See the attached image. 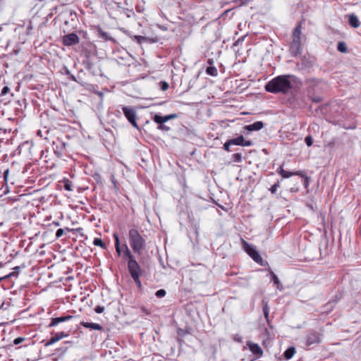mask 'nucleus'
<instances>
[{"label": "nucleus", "mask_w": 361, "mask_h": 361, "mask_svg": "<svg viewBox=\"0 0 361 361\" xmlns=\"http://www.w3.org/2000/svg\"><path fill=\"white\" fill-rule=\"evenodd\" d=\"M52 336L51 338L45 343V346H49L59 341L66 338L69 336V334L61 331L58 333H51Z\"/></svg>", "instance_id": "obj_8"}, {"label": "nucleus", "mask_w": 361, "mask_h": 361, "mask_svg": "<svg viewBox=\"0 0 361 361\" xmlns=\"http://www.w3.org/2000/svg\"><path fill=\"white\" fill-rule=\"evenodd\" d=\"M290 75L277 76L268 82L265 85V90L271 93H286L292 87L290 81Z\"/></svg>", "instance_id": "obj_1"}, {"label": "nucleus", "mask_w": 361, "mask_h": 361, "mask_svg": "<svg viewBox=\"0 0 361 361\" xmlns=\"http://www.w3.org/2000/svg\"><path fill=\"white\" fill-rule=\"evenodd\" d=\"M80 324L85 328L91 329H94V330L101 331L103 329L102 326H101L99 324H97V323L82 322L80 323Z\"/></svg>", "instance_id": "obj_14"}, {"label": "nucleus", "mask_w": 361, "mask_h": 361, "mask_svg": "<svg viewBox=\"0 0 361 361\" xmlns=\"http://www.w3.org/2000/svg\"><path fill=\"white\" fill-rule=\"evenodd\" d=\"M244 141V137L243 135H240L236 138L231 139L230 142L232 143V145H240L243 146Z\"/></svg>", "instance_id": "obj_19"}, {"label": "nucleus", "mask_w": 361, "mask_h": 361, "mask_svg": "<svg viewBox=\"0 0 361 361\" xmlns=\"http://www.w3.org/2000/svg\"><path fill=\"white\" fill-rule=\"evenodd\" d=\"M305 142L308 147H310L313 144V139L311 136L309 135L305 138Z\"/></svg>", "instance_id": "obj_29"}, {"label": "nucleus", "mask_w": 361, "mask_h": 361, "mask_svg": "<svg viewBox=\"0 0 361 361\" xmlns=\"http://www.w3.org/2000/svg\"><path fill=\"white\" fill-rule=\"evenodd\" d=\"M320 336L317 332H310L306 336V344L307 345H311L312 344L320 343Z\"/></svg>", "instance_id": "obj_9"}, {"label": "nucleus", "mask_w": 361, "mask_h": 361, "mask_svg": "<svg viewBox=\"0 0 361 361\" xmlns=\"http://www.w3.org/2000/svg\"><path fill=\"white\" fill-rule=\"evenodd\" d=\"M348 22L354 28L358 27L360 25L358 18L353 13L348 15Z\"/></svg>", "instance_id": "obj_15"}, {"label": "nucleus", "mask_w": 361, "mask_h": 361, "mask_svg": "<svg viewBox=\"0 0 361 361\" xmlns=\"http://www.w3.org/2000/svg\"><path fill=\"white\" fill-rule=\"evenodd\" d=\"M128 235L130 245L133 250L134 252L140 255L142 250L145 248V240L135 228L130 229Z\"/></svg>", "instance_id": "obj_2"}, {"label": "nucleus", "mask_w": 361, "mask_h": 361, "mask_svg": "<svg viewBox=\"0 0 361 361\" xmlns=\"http://www.w3.org/2000/svg\"><path fill=\"white\" fill-rule=\"evenodd\" d=\"M242 245L247 254L257 263L262 264L263 259L255 247L245 240H242Z\"/></svg>", "instance_id": "obj_5"}, {"label": "nucleus", "mask_w": 361, "mask_h": 361, "mask_svg": "<svg viewBox=\"0 0 361 361\" xmlns=\"http://www.w3.org/2000/svg\"><path fill=\"white\" fill-rule=\"evenodd\" d=\"M153 121L157 123H159V124H162L166 121H168L167 120V117L166 116H161L160 115H158V114H156L154 117H153Z\"/></svg>", "instance_id": "obj_20"}, {"label": "nucleus", "mask_w": 361, "mask_h": 361, "mask_svg": "<svg viewBox=\"0 0 361 361\" xmlns=\"http://www.w3.org/2000/svg\"><path fill=\"white\" fill-rule=\"evenodd\" d=\"M300 45H301V40L300 39H293L290 44V51L291 52L296 55L300 52Z\"/></svg>", "instance_id": "obj_13"}, {"label": "nucleus", "mask_w": 361, "mask_h": 361, "mask_svg": "<svg viewBox=\"0 0 361 361\" xmlns=\"http://www.w3.org/2000/svg\"><path fill=\"white\" fill-rule=\"evenodd\" d=\"M114 238L115 239V248H116V252L120 256L121 255V246H120L118 235L116 233H114Z\"/></svg>", "instance_id": "obj_22"}, {"label": "nucleus", "mask_w": 361, "mask_h": 361, "mask_svg": "<svg viewBox=\"0 0 361 361\" xmlns=\"http://www.w3.org/2000/svg\"><path fill=\"white\" fill-rule=\"evenodd\" d=\"M302 33V27L301 25H298L293 31V39H300V36Z\"/></svg>", "instance_id": "obj_18"}, {"label": "nucleus", "mask_w": 361, "mask_h": 361, "mask_svg": "<svg viewBox=\"0 0 361 361\" xmlns=\"http://www.w3.org/2000/svg\"><path fill=\"white\" fill-rule=\"evenodd\" d=\"M128 268L131 277L133 279L135 283L138 287L141 286V281L140 277L142 274L141 268L136 260H131L128 263Z\"/></svg>", "instance_id": "obj_3"}, {"label": "nucleus", "mask_w": 361, "mask_h": 361, "mask_svg": "<svg viewBox=\"0 0 361 361\" xmlns=\"http://www.w3.org/2000/svg\"><path fill=\"white\" fill-rule=\"evenodd\" d=\"M158 128L160 129V130H166V131H168L170 129L169 127L163 125V123L160 124V126L158 127Z\"/></svg>", "instance_id": "obj_38"}, {"label": "nucleus", "mask_w": 361, "mask_h": 361, "mask_svg": "<svg viewBox=\"0 0 361 361\" xmlns=\"http://www.w3.org/2000/svg\"><path fill=\"white\" fill-rule=\"evenodd\" d=\"M99 33L100 35L105 39H111V37L109 36L108 33L106 32H104L101 29L99 30Z\"/></svg>", "instance_id": "obj_31"}, {"label": "nucleus", "mask_w": 361, "mask_h": 361, "mask_svg": "<svg viewBox=\"0 0 361 361\" xmlns=\"http://www.w3.org/2000/svg\"><path fill=\"white\" fill-rule=\"evenodd\" d=\"M21 342H23V337H18L13 341V343L15 345H18V344L20 343Z\"/></svg>", "instance_id": "obj_39"}, {"label": "nucleus", "mask_w": 361, "mask_h": 361, "mask_svg": "<svg viewBox=\"0 0 361 361\" xmlns=\"http://www.w3.org/2000/svg\"><path fill=\"white\" fill-rule=\"evenodd\" d=\"M232 145V143L230 142V140H228V141H226L224 145V149L227 151V152H230V146Z\"/></svg>", "instance_id": "obj_33"}, {"label": "nucleus", "mask_w": 361, "mask_h": 361, "mask_svg": "<svg viewBox=\"0 0 361 361\" xmlns=\"http://www.w3.org/2000/svg\"><path fill=\"white\" fill-rule=\"evenodd\" d=\"M166 290H164V289H159L158 290L156 293H155V295L157 297V298H163L166 295Z\"/></svg>", "instance_id": "obj_28"}, {"label": "nucleus", "mask_w": 361, "mask_h": 361, "mask_svg": "<svg viewBox=\"0 0 361 361\" xmlns=\"http://www.w3.org/2000/svg\"><path fill=\"white\" fill-rule=\"evenodd\" d=\"M295 353V348L294 347L288 348L283 353L286 360H290L293 357Z\"/></svg>", "instance_id": "obj_17"}, {"label": "nucleus", "mask_w": 361, "mask_h": 361, "mask_svg": "<svg viewBox=\"0 0 361 361\" xmlns=\"http://www.w3.org/2000/svg\"><path fill=\"white\" fill-rule=\"evenodd\" d=\"M177 114H169V115H167L166 117H167V120L169 121L171 119H173V118H177Z\"/></svg>", "instance_id": "obj_40"}, {"label": "nucleus", "mask_w": 361, "mask_h": 361, "mask_svg": "<svg viewBox=\"0 0 361 361\" xmlns=\"http://www.w3.org/2000/svg\"><path fill=\"white\" fill-rule=\"evenodd\" d=\"M233 159L235 162H240L242 161V154L240 153H235L233 154Z\"/></svg>", "instance_id": "obj_27"}, {"label": "nucleus", "mask_w": 361, "mask_h": 361, "mask_svg": "<svg viewBox=\"0 0 361 361\" xmlns=\"http://www.w3.org/2000/svg\"><path fill=\"white\" fill-rule=\"evenodd\" d=\"M64 188L68 191H71L72 190L71 185V183H70L68 180H66V183H65V185H64Z\"/></svg>", "instance_id": "obj_36"}, {"label": "nucleus", "mask_w": 361, "mask_h": 361, "mask_svg": "<svg viewBox=\"0 0 361 361\" xmlns=\"http://www.w3.org/2000/svg\"><path fill=\"white\" fill-rule=\"evenodd\" d=\"M73 317L71 315H67L64 317H55L52 318L51 323L49 324V327H52L58 325L61 322H64L71 320L73 319Z\"/></svg>", "instance_id": "obj_11"}, {"label": "nucleus", "mask_w": 361, "mask_h": 361, "mask_svg": "<svg viewBox=\"0 0 361 361\" xmlns=\"http://www.w3.org/2000/svg\"><path fill=\"white\" fill-rule=\"evenodd\" d=\"M9 90V88L8 87H4L1 90V94H6Z\"/></svg>", "instance_id": "obj_43"}, {"label": "nucleus", "mask_w": 361, "mask_h": 361, "mask_svg": "<svg viewBox=\"0 0 361 361\" xmlns=\"http://www.w3.org/2000/svg\"><path fill=\"white\" fill-rule=\"evenodd\" d=\"M312 101L314 102H321V99H320V97H317V98L312 99Z\"/></svg>", "instance_id": "obj_44"}, {"label": "nucleus", "mask_w": 361, "mask_h": 361, "mask_svg": "<svg viewBox=\"0 0 361 361\" xmlns=\"http://www.w3.org/2000/svg\"><path fill=\"white\" fill-rule=\"evenodd\" d=\"M264 127V123L262 121H256L252 124L247 125L245 126V129L247 131L259 130Z\"/></svg>", "instance_id": "obj_12"}, {"label": "nucleus", "mask_w": 361, "mask_h": 361, "mask_svg": "<svg viewBox=\"0 0 361 361\" xmlns=\"http://www.w3.org/2000/svg\"><path fill=\"white\" fill-rule=\"evenodd\" d=\"M206 73L212 76H216L218 74L217 69L214 66H209L206 69Z\"/></svg>", "instance_id": "obj_24"}, {"label": "nucleus", "mask_w": 361, "mask_h": 361, "mask_svg": "<svg viewBox=\"0 0 361 361\" xmlns=\"http://www.w3.org/2000/svg\"><path fill=\"white\" fill-rule=\"evenodd\" d=\"M247 345L249 348V350L257 357H261L263 354V350L261 347L252 341H247Z\"/></svg>", "instance_id": "obj_10"}, {"label": "nucleus", "mask_w": 361, "mask_h": 361, "mask_svg": "<svg viewBox=\"0 0 361 361\" xmlns=\"http://www.w3.org/2000/svg\"><path fill=\"white\" fill-rule=\"evenodd\" d=\"M79 37L75 33L66 35L63 37L62 42L65 46H72L79 43Z\"/></svg>", "instance_id": "obj_7"}, {"label": "nucleus", "mask_w": 361, "mask_h": 361, "mask_svg": "<svg viewBox=\"0 0 361 361\" xmlns=\"http://www.w3.org/2000/svg\"><path fill=\"white\" fill-rule=\"evenodd\" d=\"M160 87H161V90L166 91V90L169 89V85L168 82H166L165 81H161V82H160Z\"/></svg>", "instance_id": "obj_30"}, {"label": "nucleus", "mask_w": 361, "mask_h": 361, "mask_svg": "<svg viewBox=\"0 0 361 361\" xmlns=\"http://www.w3.org/2000/svg\"><path fill=\"white\" fill-rule=\"evenodd\" d=\"M277 172L284 178H288L293 176L298 175V172H288L285 171L281 166L277 170Z\"/></svg>", "instance_id": "obj_16"}, {"label": "nucleus", "mask_w": 361, "mask_h": 361, "mask_svg": "<svg viewBox=\"0 0 361 361\" xmlns=\"http://www.w3.org/2000/svg\"><path fill=\"white\" fill-rule=\"evenodd\" d=\"M94 311L98 314L102 313L104 311V307L102 306H97Z\"/></svg>", "instance_id": "obj_37"}, {"label": "nucleus", "mask_w": 361, "mask_h": 361, "mask_svg": "<svg viewBox=\"0 0 361 361\" xmlns=\"http://www.w3.org/2000/svg\"><path fill=\"white\" fill-rule=\"evenodd\" d=\"M280 186V184H279V182L274 184L271 188L269 189V190L271 191V193H275L278 189V188Z\"/></svg>", "instance_id": "obj_32"}, {"label": "nucleus", "mask_w": 361, "mask_h": 361, "mask_svg": "<svg viewBox=\"0 0 361 361\" xmlns=\"http://www.w3.org/2000/svg\"><path fill=\"white\" fill-rule=\"evenodd\" d=\"M123 111L125 116L128 120V121L133 125V126L138 128L136 122L135 111L133 108L124 106L123 107Z\"/></svg>", "instance_id": "obj_6"}, {"label": "nucleus", "mask_w": 361, "mask_h": 361, "mask_svg": "<svg viewBox=\"0 0 361 361\" xmlns=\"http://www.w3.org/2000/svg\"><path fill=\"white\" fill-rule=\"evenodd\" d=\"M8 173H9V170L8 169H6L4 173V180L6 181L7 180V178L8 176Z\"/></svg>", "instance_id": "obj_42"}, {"label": "nucleus", "mask_w": 361, "mask_h": 361, "mask_svg": "<svg viewBox=\"0 0 361 361\" xmlns=\"http://www.w3.org/2000/svg\"><path fill=\"white\" fill-rule=\"evenodd\" d=\"M123 247H124L125 250L123 253L124 256L128 259V262H130L131 260H135L127 245H123Z\"/></svg>", "instance_id": "obj_21"}, {"label": "nucleus", "mask_w": 361, "mask_h": 361, "mask_svg": "<svg viewBox=\"0 0 361 361\" xmlns=\"http://www.w3.org/2000/svg\"><path fill=\"white\" fill-rule=\"evenodd\" d=\"M136 38L140 41V39H143V37L142 36H136Z\"/></svg>", "instance_id": "obj_45"}, {"label": "nucleus", "mask_w": 361, "mask_h": 361, "mask_svg": "<svg viewBox=\"0 0 361 361\" xmlns=\"http://www.w3.org/2000/svg\"><path fill=\"white\" fill-rule=\"evenodd\" d=\"M93 244L96 246H99L103 249L106 248L105 243L100 238H94V241H93Z\"/></svg>", "instance_id": "obj_25"}, {"label": "nucleus", "mask_w": 361, "mask_h": 361, "mask_svg": "<svg viewBox=\"0 0 361 361\" xmlns=\"http://www.w3.org/2000/svg\"><path fill=\"white\" fill-rule=\"evenodd\" d=\"M270 274L271 276V280L273 281L274 283L276 286H279L280 283V281H279V279L277 277V276L273 271H271Z\"/></svg>", "instance_id": "obj_26"}, {"label": "nucleus", "mask_w": 361, "mask_h": 361, "mask_svg": "<svg viewBox=\"0 0 361 361\" xmlns=\"http://www.w3.org/2000/svg\"><path fill=\"white\" fill-rule=\"evenodd\" d=\"M263 313L264 314V317L267 319L268 316H269V307H268L267 304H266L263 307Z\"/></svg>", "instance_id": "obj_34"}, {"label": "nucleus", "mask_w": 361, "mask_h": 361, "mask_svg": "<svg viewBox=\"0 0 361 361\" xmlns=\"http://www.w3.org/2000/svg\"><path fill=\"white\" fill-rule=\"evenodd\" d=\"M337 49L341 53H346L348 51V49L345 42H339L337 45Z\"/></svg>", "instance_id": "obj_23"}, {"label": "nucleus", "mask_w": 361, "mask_h": 361, "mask_svg": "<svg viewBox=\"0 0 361 361\" xmlns=\"http://www.w3.org/2000/svg\"><path fill=\"white\" fill-rule=\"evenodd\" d=\"M64 233V231L62 228H59L56 232V238H61Z\"/></svg>", "instance_id": "obj_35"}, {"label": "nucleus", "mask_w": 361, "mask_h": 361, "mask_svg": "<svg viewBox=\"0 0 361 361\" xmlns=\"http://www.w3.org/2000/svg\"><path fill=\"white\" fill-rule=\"evenodd\" d=\"M252 145V142L250 140L243 141V146L249 147Z\"/></svg>", "instance_id": "obj_41"}, {"label": "nucleus", "mask_w": 361, "mask_h": 361, "mask_svg": "<svg viewBox=\"0 0 361 361\" xmlns=\"http://www.w3.org/2000/svg\"><path fill=\"white\" fill-rule=\"evenodd\" d=\"M242 245L247 254L257 263L262 264L263 259L255 247L245 240H242Z\"/></svg>", "instance_id": "obj_4"}]
</instances>
